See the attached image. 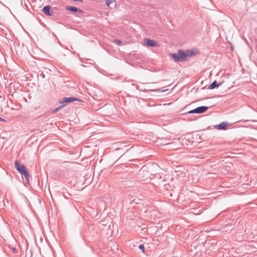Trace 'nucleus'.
<instances>
[{
    "label": "nucleus",
    "mask_w": 257,
    "mask_h": 257,
    "mask_svg": "<svg viewBox=\"0 0 257 257\" xmlns=\"http://www.w3.org/2000/svg\"><path fill=\"white\" fill-rule=\"evenodd\" d=\"M66 9L68 11L72 12H79L80 13H83V11L78 9L77 8H76L75 7L73 6H68L66 8Z\"/></svg>",
    "instance_id": "7"
},
{
    "label": "nucleus",
    "mask_w": 257,
    "mask_h": 257,
    "mask_svg": "<svg viewBox=\"0 0 257 257\" xmlns=\"http://www.w3.org/2000/svg\"><path fill=\"white\" fill-rule=\"evenodd\" d=\"M15 167L16 170L21 174L26 170L25 166L23 164L21 165L17 161L15 162Z\"/></svg>",
    "instance_id": "4"
},
{
    "label": "nucleus",
    "mask_w": 257,
    "mask_h": 257,
    "mask_svg": "<svg viewBox=\"0 0 257 257\" xmlns=\"http://www.w3.org/2000/svg\"><path fill=\"white\" fill-rule=\"evenodd\" d=\"M65 106V104L60 105L52 110V113H55Z\"/></svg>",
    "instance_id": "12"
},
{
    "label": "nucleus",
    "mask_w": 257,
    "mask_h": 257,
    "mask_svg": "<svg viewBox=\"0 0 257 257\" xmlns=\"http://www.w3.org/2000/svg\"><path fill=\"white\" fill-rule=\"evenodd\" d=\"M227 122H222L215 127L216 128L219 130H225L227 128Z\"/></svg>",
    "instance_id": "8"
},
{
    "label": "nucleus",
    "mask_w": 257,
    "mask_h": 257,
    "mask_svg": "<svg viewBox=\"0 0 257 257\" xmlns=\"http://www.w3.org/2000/svg\"><path fill=\"white\" fill-rule=\"evenodd\" d=\"M180 58L181 62L185 61L187 57L195 55V53L191 50H188L184 52L182 50L179 49L178 51Z\"/></svg>",
    "instance_id": "1"
},
{
    "label": "nucleus",
    "mask_w": 257,
    "mask_h": 257,
    "mask_svg": "<svg viewBox=\"0 0 257 257\" xmlns=\"http://www.w3.org/2000/svg\"><path fill=\"white\" fill-rule=\"evenodd\" d=\"M114 42L118 45L122 44V42L118 40H114Z\"/></svg>",
    "instance_id": "15"
},
{
    "label": "nucleus",
    "mask_w": 257,
    "mask_h": 257,
    "mask_svg": "<svg viewBox=\"0 0 257 257\" xmlns=\"http://www.w3.org/2000/svg\"><path fill=\"white\" fill-rule=\"evenodd\" d=\"M42 12L47 16H52L53 12L51 11V7L50 6H46L43 8Z\"/></svg>",
    "instance_id": "6"
},
{
    "label": "nucleus",
    "mask_w": 257,
    "mask_h": 257,
    "mask_svg": "<svg viewBox=\"0 0 257 257\" xmlns=\"http://www.w3.org/2000/svg\"><path fill=\"white\" fill-rule=\"evenodd\" d=\"M219 84H217V81L216 80L214 81L209 86V88L210 89H213L216 87H217Z\"/></svg>",
    "instance_id": "10"
},
{
    "label": "nucleus",
    "mask_w": 257,
    "mask_h": 257,
    "mask_svg": "<svg viewBox=\"0 0 257 257\" xmlns=\"http://www.w3.org/2000/svg\"><path fill=\"white\" fill-rule=\"evenodd\" d=\"M116 0H105L106 5L109 7L110 4L111 3H113L115 2Z\"/></svg>",
    "instance_id": "13"
},
{
    "label": "nucleus",
    "mask_w": 257,
    "mask_h": 257,
    "mask_svg": "<svg viewBox=\"0 0 257 257\" xmlns=\"http://www.w3.org/2000/svg\"><path fill=\"white\" fill-rule=\"evenodd\" d=\"M170 55L176 62H181L180 58L179 56V53H170Z\"/></svg>",
    "instance_id": "9"
},
{
    "label": "nucleus",
    "mask_w": 257,
    "mask_h": 257,
    "mask_svg": "<svg viewBox=\"0 0 257 257\" xmlns=\"http://www.w3.org/2000/svg\"><path fill=\"white\" fill-rule=\"evenodd\" d=\"M0 121H5L6 120L3 118L0 117Z\"/></svg>",
    "instance_id": "16"
},
{
    "label": "nucleus",
    "mask_w": 257,
    "mask_h": 257,
    "mask_svg": "<svg viewBox=\"0 0 257 257\" xmlns=\"http://www.w3.org/2000/svg\"><path fill=\"white\" fill-rule=\"evenodd\" d=\"M139 248L140 249L143 251V253H145V249L143 244H140L139 246Z\"/></svg>",
    "instance_id": "14"
},
{
    "label": "nucleus",
    "mask_w": 257,
    "mask_h": 257,
    "mask_svg": "<svg viewBox=\"0 0 257 257\" xmlns=\"http://www.w3.org/2000/svg\"><path fill=\"white\" fill-rule=\"evenodd\" d=\"M74 101H82L80 99L76 97H63L62 99L59 100L60 103H70L73 102Z\"/></svg>",
    "instance_id": "3"
},
{
    "label": "nucleus",
    "mask_w": 257,
    "mask_h": 257,
    "mask_svg": "<svg viewBox=\"0 0 257 257\" xmlns=\"http://www.w3.org/2000/svg\"><path fill=\"white\" fill-rule=\"evenodd\" d=\"M144 43L150 47H158L159 46V44L155 41L148 39L145 38L144 39Z\"/></svg>",
    "instance_id": "5"
},
{
    "label": "nucleus",
    "mask_w": 257,
    "mask_h": 257,
    "mask_svg": "<svg viewBox=\"0 0 257 257\" xmlns=\"http://www.w3.org/2000/svg\"><path fill=\"white\" fill-rule=\"evenodd\" d=\"M22 175H24L25 179L27 182L29 181L30 174L27 170Z\"/></svg>",
    "instance_id": "11"
},
{
    "label": "nucleus",
    "mask_w": 257,
    "mask_h": 257,
    "mask_svg": "<svg viewBox=\"0 0 257 257\" xmlns=\"http://www.w3.org/2000/svg\"><path fill=\"white\" fill-rule=\"evenodd\" d=\"M208 107L206 106H201L188 112V113H202L208 110Z\"/></svg>",
    "instance_id": "2"
}]
</instances>
